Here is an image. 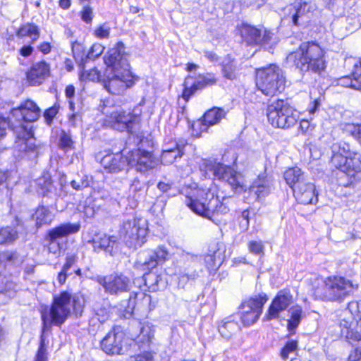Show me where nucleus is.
Returning <instances> with one entry per match:
<instances>
[{
    "mask_svg": "<svg viewBox=\"0 0 361 361\" xmlns=\"http://www.w3.org/2000/svg\"><path fill=\"white\" fill-rule=\"evenodd\" d=\"M243 39L247 44H259L261 30L250 25L244 24L240 29Z\"/></svg>",
    "mask_w": 361,
    "mask_h": 361,
    "instance_id": "obj_33",
    "label": "nucleus"
},
{
    "mask_svg": "<svg viewBox=\"0 0 361 361\" xmlns=\"http://www.w3.org/2000/svg\"><path fill=\"white\" fill-rule=\"evenodd\" d=\"M286 182L292 188L293 191L298 185H301L306 181L304 173L298 167H293L287 169L284 173Z\"/></svg>",
    "mask_w": 361,
    "mask_h": 361,
    "instance_id": "obj_31",
    "label": "nucleus"
},
{
    "mask_svg": "<svg viewBox=\"0 0 361 361\" xmlns=\"http://www.w3.org/2000/svg\"><path fill=\"white\" fill-rule=\"evenodd\" d=\"M161 281V276L154 273H149L145 275V281L146 285H148L149 288L154 291L159 289V282Z\"/></svg>",
    "mask_w": 361,
    "mask_h": 361,
    "instance_id": "obj_45",
    "label": "nucleus"
},
{
    "mask_svg": "<svg viewBox=\"0 0 361 361\" xmlns=\"http://www.w3.org/2000/svg\"><path fill=\"white\" fill-rule=\"evenodd\" d=\"M349 361H361V347L352 352L348 357Z\"/></svg>",
    "mask_w": 361,
    "mask_h": 361,
    "instance_id": "obj_64",
    "label": "nucleus"
},
{
    "mask_svg": "<svg viewBox=\"0 0 361 361\" xmlns=\"http://www.w3.org/2000/svg\"><path fill=\"white\" fill-rule=\"evenodd\" d=\"M59 147L65 152L73 149V141L71 137L65 132H62L60 135Z\"/></svg>",
    "mask_w": 361,
    "mask_h": 361,
    "instance_id": "obj_46",
    "label": "nucleus"
},
{
    "mask_svg": "<svg viewBox=\"0 0 361 361\" xmlns=\"http://www.w3.org/2000/svg\"><path fill=\"white\" fill-rule=\"evenodd\" d=\"M106 65V71H115L130 69V65L126 59L124 44L118 42L115 47L111 49L104 57Z\"/></svg>",
    "mask_w": 361,
    "mask_h": 361,
    "instance_id": "obj_18",
    "label": "nucleus"
},
{
    "mask_svg": "<svg viewBox=\"0 0 361 361\" xmlns=\"http://www.w3.org/2000/svg\"><path fill=\"white\" fill-rule=\"evenodd\" d=\"M223 258L219 250L214 252L212 255L205 256L204 262L207 269L210 271L217 269L221 264Z\"/></svg>",
    "mask_w": 361,
    "mask_h": 361,
    "instance_id": "obj_40",
    "label": "nucleus"
},
{
    "mask_svg": "<svg viewBox=\"0 0 361 361\" xmlns=\"http://www.w3.org/2000/svg\"><path fill=\"white\" fill-rule=\"evenodd\" d=\"M325 51L313 42H303L299 49L287 56L288 62L293 63L301 72H312L322 74L327 66Z\"/></svg>",
    "mask_w": 361,
    "mask_h": 361,
    "instance_id": "obj_3",
    "label": "nucleus"
},
{
    "mask_svg": "<svg viewBox=\"0 0 361 361\" xmlns=\"http://www.w3.org/2000/svg\"><path fill=\"white\" fill-rule=\"evenodd\" d=\"M124 312L127 314H132L135 307L144 311H152L156 307V302H152L151 295L140 291L130 295L127 305H122Z\"/></svg>",
    "mask_w": 361,
    "mask_h": 361,
    "instance_id": "obj_21",
    "label": "nucleus"
},
{
    "mask_svg": "<svg viewBox=\"0 0 361 361\" xmlns=\"http://www.w3.org/2000/svg\"><path fill=\"white\" fill-rule=\"evenodd\" d=\"M273 34L267 30H263V35H261V40L259 44H269L272 38Z\"/></svg>",
    "mask_w": 361,
    "mask_h": 361,
    "instance_id": "obj_63",
    "label": "nucleus"
},
{
    "mask_svg": "<svg viewBox=\"0 0 361 361\" xmlns=\"http://www.w3.org/2000/svg\"><path fill=\"white\" fill-rule=\"evenodd\" d=\"M239 330L240 326L238 322L233 319L231 317L226 318L219 326V332L226 339L232 338Z\"/></svg>",
    "mask_w": 361,
    "mask_h": 361,
    "instance_id": "obj_32",
    "label": "nucleus"
},
{
    "mask_svg": "<svg viewBox=\"0 0 361 361\" xmlns=\"http://www.w3.org/2000/svg\"><path fill=\"white\" fill-rule=\"evenodd\" d=\"M358 288L350 279L342 276H329L324 281L322 288L314 290L316 297L328 301H342Z\"/></svg>",
    "mask_w": 361,
    "mask_h": 361,
    "instance_id": "obj_5",
    "label": "nucleus"
},
{
    "mask_svg": "<svg viewBox=\"0 0 361 361\" xmlns=\"http://www.w3.org/2000/svg\"><path fill=\"white\" fill-rule=\"evenodd\" d=\"M36 221V226L40 227L42 225H49L54 219L53 214L44 206H39L33 215Z\"/></svg>",
    "mask_w": 361,
    "mask_h": 361,
    "instance_id": "obj_34",
    "label": "nucleus"
},
{
    "mask_svg": "<svg viewBox=\"0 0 361 361\" xmlns=\"http://www.w3.org/2000/svg\"><path fill=\"white\" fill-rule=\"evenodd\" d=\"M144 255L142 266L145 269L152 270L168 259L169 252L164 246L161 245L155 249L146 250Z\"/></svg>",
    "mask_w": 361,
    "mask_h": 361,
    "instance_id": "obj_24",
    "label": "nucleus"
},
{
    "mask_svg": "<svg viewBox=\"0 0 361 361\" xmlns=\"http://www.w3.org/2000/svg\"><path fill=\"white\" fill-rule=\"evenodd\" d=\"M225 111L222 109L213 108L207 111L203 116L204 126H213L219 123L225 116Z\"/></svg>",
    "mask_w": 361,
    "mask_h": 361,
    "instance_id": "obj_35",
    "label": "nucleus"
},
{
    "mask_svg": "<svg viewBox=\"0 0 361 361\" xmlns=\"http://www.w3.org/2000/svg\"><path fill=\"white\" fill-rule=\"evenodd\" d=\"M127 161L128 166L144 174L153 170L158 165V161L152 153L141 149L128 151Z\"/></svg>",
    "mask_w": 361,
    "mask_h": 361,
    "instance_id": "obj_15",
    "label": "nucleus"
},
{
    "mask_svg": "<svg viewBox=\"0 0 361 361\" xmlns=\"http://www.w3.org/2000/svg\"><path fill=\"white\" fill-rule=\"evenodd\" d=\"M144 185L138 178H135L130 185V191L134 193L142 190Z\"/></svg>",
    "mask_w": 361,
    "mask_h": 361,
    "instance_id": "obj_62",
    "label": "nucleus"
},
{
    "mask_svg": "<svg viewBox=\"0 0 361 361\" xmlns=\"http://www.w3.org/2000/svg\"><path fill=\"white\" fill-rule=\"evenodd\" d=\"M78 261V256L75 254L67 255L66 262L63 267L64 271H68L71 267Z\"/></svg>",
    "mask_w": 361,
    "mask_h": 361,
    "instance_id": "obj_58",
    "label": "nucleus"
},
{
    "mask_svg": "<svg viewBox=\"0 0 361 361\" xmlns=\"http://www.w3.org/2000/svg\"><path fill=\"white\" fill-rule=\"evenodd\" d=\"M16 258V253L11 251H4L0 252V262L6 263L12 262Z\"/></svg>",
    "mask_w": 361,
    "mask_h": 361,
    "instance_id": "obj_57",
    "label": "nucleus"
},
{
    "mask_svg": "<svg viewBox=\"0 0 361 361\" xmlns=\"http://www.w3.org/2000/svg\"><path fill=\"white\" fill-rule=\"evenodd\" d=\"M123 230L130 247H141L147 234V221L143 219H133L123 224Z\"/></svg>",
    "mask_w": 361,
    "mask_h": 361,
    "instance_id": "obj_16",
    "label": "nucleus"
},
{
    "mask_svg": "<svg viewBox=\"0 0 361 361\" xmlns=\"http://www.w3.org/2000/svg\"><path fill=\"white\" fill-rule=\"evenodd\" d=\"M320 106H321V102L319 99L314 100L309 104L307 111L309 114V116H310V119H312L314 114L318 111Z\"/></svg>",
    "mask_w": 361,
    "mask_h": 361,
    "instance_id": "obj_56",
    "label": "nucleus"
},
{
    "mask_svg": "<svg viewBox=\"0 0 361 361\" xmlns=\"http://www.w3.org/2000/svg\"><path fill=\"white\" fill-rule=\"evenodd\" d=\"M267 116L269 123L279 128L293 127L299 119V112L283 99L271 103L267 107Z\"/></svg>",
    "mask_w": 361,
    "mask_h": 361,
    "instance_id": "obj_8",
    "label": "nucleus"
},
{
    "mask_svg": "<svg viewBox=\"0 0 361 361\" xmlns=\"http://www.w3.org/2000/svg\"><path fill=\"white\" fill-rule=\"evenodd\" d=\"M80 224H63L51 229L47 235L49 240V244L47 245V249L49 252L54 255H58L61 250V245L58 239L66 237L69 235H72L78 233L80 231Z\"/></svg>",
    "mask_w": 361,
    "mask_h": 361,
    "instance_id": "obj_17",
    "label": "nucleus"
},
{
    "mask_svg": "<svg viewBox=\"0 0 361 361\" xmlns=\"http://www.w3.org/2000/svg\"><path fill=\"white\" fill-rule=\"evenodd\" d=\"M203 166L206 172L210 171L216 178L227 182L235 191L240 192L245 190L243 176L231 167L210 161H204Z\"/></svg>",
    "mask_w": 361,
    "mask_h": 361,
    "instance_id": "obj_10",
    "label": "nucleus"
},
{
    "mask_svg": "<svg viewBox=\"0 0 361 361\" xmlns=\"http://www.w3.org/2000/svg\"><path fill=\"white\" fill-rule=\"evenodd\" d=\"M293 194L300 204H312L314 200H317L314 185L307 180L301 185H298L294 189Z\"/></svg>",
    "mask_w": 361,
    "mask_h": 361,
    "instance_id": "obj_27",
    "label": "nucleus"
},
{
    "mask_svg": "<svg viewBox=\"0 0 361 361\" xmlns=\"http://www.w3.org/2000/svg\"><path fill=\"white\" fill-rule=\"evenodd\" d=\"M101 111L104 115V126L121 132L131 128L133 123L138 120L137 116L124 111L119 106L104 104Z\"/></svg>",
    "mask_w": 361,
    "mask_h": 361,
    "instance_id": "obj_9",
    "label": "nucleus"
},
{
    "mask_svg": "<svg viewBox=\"0 0 361 361\" xmlns=\"http://www.w3.org/2000/svg\"><path fill=\"white\" fill-rule=\"evenodd\" d=\"M58 112V109L56 106H52L47 109L44 114V117L47 122L49 124L53 118L55 117Z\"/></svg>",
    "mask_w": 361,
    "mask_h": 361,
    "instance_id": "obj_61",
    "label": "nucleus"
},
{
    "mask_svg": "<svg viewBox=\"0 0 361 361\" xmlns=\"http://www.w3.org/2000/svg\"><path fill=\"white\" fill-rule=\"evenodd\" d=\"M343 130L352 135L359 142L361 141V124L345 123L343 126Z\"/></svg>",
    "mask_w": 361,
    "mask_h": 361,
    "instance_id": "obj_43",
    "label": "nucleus"
},
{
    "mask_svg": "<svg viewBox=\"0 0 361 361\" xmlns=\"http://www.w3.org/2000/svg\"><path fill=\"white\" fill-rule=\"evenodd\" d=\"M348 310L354 314V320L348 322L343 319L341 322V333L348 340H361V301L350 302Z\"/></svg>",
    "mask_w": 361,
    "mask_h": 361,
    "instance_id": "obj_14",
    "label": "nucleus"
},
{
    "mask_svg": "<svg viewBox=\"0 0 361 361\" xmlns=\"http://www.w3.org/2000/svg\"><path fill=\"white\" fill-rule=\"evenodd\" d=\"M183 154V146L173 143L172 146L166 145L161 155V161L163 164H172L177 159L181 158Z\"/></svg>",
    "mask_w": 361,
    "mask_h": 361,
    "instance_id": "obj_28",
    "label": "nucleus"
},
{
    "mask_svg": "<svg viewBox=\"0 0 361 361\" xmlns=\"http://www.w3.org/2000/svg\"><path fill=\"white\" fill-rule=\"evenodd\" d=\"M50 66L45 61H39L33 64L26 73L27 82L32 86L41 85L49 77Z\"/></svg>",
    "mask_w": 361,
    "mask_h": 361,
    "instance_id": "obj_25",
    "label": "nucleus"
},
{
    "mask_svg": "<svg viewBox=\"0 0 361 361\" xmlns=\"http://www.w3.org/2000/svg\"><path fill=\"white\" fill-rule=\"evenodd\" d=\"M268 300L265 293H260L245 300L240 305V320L245 326L254 324L261 316L264 305Z\"/></svg>",
    "mask_w": 361,
    "mask_h": 361,
    "instance_id": "obj_11",
    "label": "nucleus"
},
{
    "mask_svg": "<svg viewBox=\"0 0 361 361\" xmlns=\"http://www.w3.org/2000/svg\"><path fill=\"white\" fill-rule=\"evenodd\" d=\"M101 164L109 173H117L124 170L128 166L127 153L109 154L103 157Z\"/></svg>",
    "mask_w": 361,
    "mask_h": 361,
    "instance_id": "obj_23",
    "label": "nucleus"
},
{
    "mask_svg": "<svg viewBox=\"0 0 361 361\" xmlns=\"http://www.w3.org/2000/svg\"><path fill=\"white\" fill-rule=\"evenodd\" d=\"M217 79L214 74L207 73L205 75H199L195 80L193 81L196 90H202L204 87L214 85Z\"/></svg>",
    "mask_w": 361,
    "mask_h": 361,
    "instance_id": "obj_38",
    "label": "nucleus"
},
{
    "mask_svg": "<svg viewBox=\"0 0 361 361\" xmlns=\"http://www.w3.org/2000/svg\"><path fill=\"white\" fill-rule=\"evenodd\" d=\"M298 342L296 341H290L287 342L281 351V357L283 360L293 359L297 355Z\"/></svg>",
    "mask_w": 361,
    "mask_h": 361,
    "instance_id": "obj_41",
    "label": "nucleus"
},
{
    "mask_svg": "<svg viewBox=\"0 0 361 361\" xmlns=\"http://www.w3.org/2000/svg\"><path fill=\"white\" fill-rule=\"evenodd\" d=\"M18 37L27 36L32 39V42H35L39 37V30L34 24L27 23L22 25L17 32Z\"/></svg>",
    "mask_w": 361,
    "mask_h": 361,
    "instance_id": "obj_37",
    "label": "nucleus"
},
{
    "mask_svg": "<svg viewBox=\"0 0 361 361\" xmlns=\"http://www.w3.org/2000/svg\"><path fill=\"white\" fill-rule=\"evenodd\" d=\"M331 152V164L336 169L350 176L361 171L360 158L350 151L348 143L343 141L333 143Z\"/></svg>",
    "mask_w": 361,
    "mask_h": 361,
    "instance_id": "obj_7",
    "label": "nucleus"
},
{
    "mask_svg": "<svg viewBox=\"0 0 361 361\" xmlns=\"http://www.w3.org/2000/svg\"><path fill=\"white\" fill-rule=\"evenodd\" d=\"M286 77L283 70L275 64L256 71V85L267 96H274L284 90Z\"/></svg>",
    "mask_w": 361,
    "mask_h": 361,
    "instance_id": "obj_6",
    "label": "nucleus"
},
{
    "mask_svg": "<svg viewBox=\"0 0 361 361\" xmlns=\"http://www.w3.org/2000/svg\"><path fill=\"white\" fill-rule=\"evenodd\" d=\"M18 238L17 231L10 226L0 227V245L11 244Z\"/></svg>",
    "mask_w": 361,
    "mask_h": 361,
    "instance_id": "obj_39",
    "label": "nucleus"
},
{
    "mask_svg": "<svg viewBox=\"0 0 361 361\" xmlns=\"http://www.w3.org/2000/svg\"><path fill=\"white\" fill-rule=\"evenodd\" d=\"M94 310L98 316H101L102 321L106 320L109 317V307L107 302L104 301V305H100L98 302L93 306Z\"/></svg>",
    "mask_w": 361,
    "mask_h": 361,
    "instance_id": "obj_48",
    "label": "nucleus"
},
{
    "mask_svg": "<svg viewBox=\"0 0 361 361\" xmlns=\"http://www.w3.org/2000/svg\"><path fill=\"white\" fill-rule=\"evenodd\" d=\"M184 202L195 214L204 219L215 221V218L229 212L221 202L214 189L195 187L187 192Z\"/></svg>",
    "mask_w": 361,
    "mask_h": 361,
    "instance_id": "obj_1",
    "label": "nucleus"
},
{
    "mask_svg": "<svg viewBox=\"0 0 361 361\" xmlns=\"http://www.w3.org/2000/svg\"><path fill=\"white\" fill-rule=\"evenodd\" d=\"M222 73L225 78L234 80L236 78V66L230 56L225 58L222 62Z\"/></svg>",
    "mask_w": 361,
    "mask_h": 361,
    "instance_id": "obj_36",
    "label": "nucleus"
},
{
    "mask_svg": "<svg viewBox=\"0 0 361 361\" xmlns=\"http://www.w3.org/2000/svg\"><path fill=\"white\" fill-rule=\"evenodd\" d=\"M249 252L255 255H264V245L262 240H251L247 244Z\"/></svg>",
    "mask_w": 361,
    "mask_h": 361,
    "instance_id": "obj_47",
    "label": "nucleus"
},
{
    "mask_svg": "<svg viewBox=\"0 0 361 361\" xmlns=\"http://www.w3.org/2000/svg\"><path fill=\"white\" fill-rule=\"evenodd\" d=\"M193 79L190 77L185 78L184 82V90L182 94L183 98L188 102L190 97L197 91Z\"/></svg>",
    "mask_w": 361,
    "mask_h": 361,
    "instance_id": "obj_44",
    "label": "nucleus"
},
{
    "mask_svg": "<svg viewBox=\"0 0 361 361\" xmlns=\"http://www.w3.org/2000/svg\"><path fill=\"white\" fill-rule=\"evenodd\" d=\"M302 312V308L298 305L293 306L289 310L290 319L288 320V329L290 331L295 329L298 326Z\"/></svg>",
    "mask_w": 361,
    "mask_h": 361,
    "instance_id": "obj_42",
    "label": "nucleus"
},
{
    "mask_svg": "<svg viewBox=\"0 0 361 361\" xmlns=\"http://www.w3.org/2000/svg\"><path fill=\"white\" fill-rule=\"evenodd\" d=\"M95 281L101 285L104 292L117 296L130 290V279L123 274L114 273L106 276H97Z\"/></svg>",
    "mask_w": 361,
    "mask_h": 361,
    "instance_id": "obj_13",
    "label": "nucleus"
},
{
    "mask_svg": "<svg viewBox=\"0 0 361 361\" xmlns=\"http://www.w3.org/2000/svg\"><path fill=\"white\" fill-rule=\"evenodd\" d=\"M126 361H153V356L150 353L145 352L130 356Z\"/></svg>",
    "mask_w": 361,
    "mask_h": 361,
    "instance_id": "obj_53",
    "label": "nucleus"
},
{
    "mask_svg": "<svg viewBox=\"0 0 361 361\" xmlns=\"http://www.w3.org/2000/svg\"><path fill=\"white\" fill-rule=\"evenodd\" d=\"M72 188L76 190H81L90 185V182L87 176L80 177V180H73L71 183Z\"/></svg>",
    "mask_w": 361,
    "mask_h": 361,
    "instance_id": "obj_51",
    "label": "nucleus"
},
{
    "mask_svg": "<svg viewBox=\"0 0 361 361\" xmlns=\"http://www.w3.org/2000/svg\"><path fill=\"white\" fill-rule=\"evenodd\" d=\"M104 49V47L101 44H94L87 54V57L90 59H94L103 53Z\"/></svg>",
    "mask_w": 361,
    "mask_h": 361,
    "instance_id": "obj_52",
    "label": "nucleus"
},
{
    "mask_svg": "<svg viewBox=\"0 0 361 361\" xmlns=\"http://www.w3.org/2000/svg\"><path fill=\"white\" fill-rule=\"evenodd\" d=\"M104 79V88L111 94H121L134 84L133 76L130 69L106 71Z\"/></svg>",
    "mask_w": 361,
    "mask_h": 361,
    "instance_id": "obj_12",
    "label": "nucleus"
},
{
    "mask_svg": "<svg viewBox=\"0 0 361 361\" xmlns=\"http://www.w3.org/2000/svg\"><path fill=\"white\" fill-rule=\"evenodd\" d=\"M11 114L18 121L19 126L14 128L16 139L14 148L19 152H32L35 150V139L30 128L21 123V121L34 122L38 119L40 115V109L37 104L31 99H27L19 107L13 109Z\"/></svg>",
    "mask_w": 361,
    "mask_h": 361,
    "instance_id": "obj_2",
    "label": "nucleus"
},
{
    "mask_svg": "<svg viewBox=\"0 0 361 361\" xmlns=\"http://www.w3.org/2000/svg\"><path fill=\"white\" fill-rule=\"evenodd\" d=\"M154 331L149 325H144L140 330V340L145 343H149L154 337Z\"/></svg>",
    "mask_w": 361,
    "mask_h": 361,
    "instance_id": "obj_49",
    "label": "nucleus"
},
{
    "mask_svg": "<svg viewBox=\"0 0 361 361\" xmlns=\"http://www.w3.org/2000/svg\"><path fill=\"white\" fill-rule=\"evenodd\" d=\"M9 127V121L5 117L0 116V139L4 137Z\"/></svg>",
    "mask_w": 361,
    "mask_h": 361,
    "instance_id": "obj_59",
    "label": "nucleus"
},
{
    "mask_svg": "<svg viewBox=\"0 0 361 361\" xmlns=\"http://www.w3.org/2000/svg\"><path fill=\"white\" fill-rule=\"evenodd\" d=\"M90 243H92L95 252L104 251L110 255H112L114 250L118 247L117 238L106 234L95 235Z\"/></svg>",
    "mask_w": 361,
    "mask_h": 361,
    "instance_id": "obj_26",
    "label": "nucleus"
},
{
    "mask_svg": "<svg viewBox=\"0 0 361 361\" xmlns=\"http://www.w3.org/2000/svg\"><path fill=\"white\" fill-rule=\"evenodd\" d=\"M35 361H47L46 348H44V341L42 336L41 337L40 346Z\"/></svg>",
    "mask_w": 361,
    "mask_h": 361,
    "instance_id": "obj_54",
    "label": "nucleus"
},
{
    "mask_svg": "<svg viewBox=\"0 0 361 361\" xmlns=\"http://www.w3.org/2000/svg\"><path fill=\"white\" fill-rule=\"evenodd\" d=\"M290 15L295 25L305 24L317 10V6L314 2L295 1L288 8Z\"/></svg>",
    "mask_w": 361,
    "mask_h": 361,
    "instance_id": "obj_20",
    "label": "nucleus"
},
{
    "mask_svg": "<svg viewBox=\"0 0 361 361\" xmlns=\"http://www.w3.org/2000/svg\"><path fill=\"white\" fill-rule=\"evenodd\" d=\"M125 335L119 329H114L109 332L101 341L102 349L109 355L122 353Z\"/></svg>",
    "mask_w": 361,
    "mask_h": 361,
    "instance_id": "obj_22",
    "label": "nucleus"
},
{
    "mask_svg": "<svg viewBox=\"0 0 361 361\" xmlns=\"http://www.w3.org/2000/svg\"><path fill=\"white\" fill-rule=\"evenodd\" d=\"M84 306L85 300L82 296H73L67 291L61 292L54 298V302L49 313L42 314L44 327L47 324L61 325L70 316L72 310L76 315H80Z\"/></svg>",
    "mask_w": 361,
    "mask_h": 361,
    "instance_id": "obj_4",
    "label": "nucleus"
},
{
    "mask_svg": "<svg viewBox=\"0 0 361 361\" xmlns=\"http://www.w3.org/2000/svg\"><path fill=\"white\" fill-rule=\"evenodd\" d=\"M81 18L87 23L92 20V10L89 6H85L81 11Z\"/></svg>",
    "mask_w": 361,
    "mask_h": 361,
    "instance_id": "obj_60",
    "label": "nucleus"
},
{
    "mask_svg": "<svg viewBox=\"0 0 361 361\" xmlns=\"http://www.w3.org/2000/svg\"><path fill=\"white\" fill-rule=\"evenodd\" d=\"M272 189V181L265 177H259L254 181L250 190L257 195V199L267 196Z\"/></svg>",
    "mask_w": 361,
    "mask_h": 361,
    "instance_id": "obj_30",
    "label": "nucleus"
},
{
    "mask_svg": "<svg viewBox=\"0 0 361 361\" xmlns=\"http://www.w3.org/2000/svg\"><path fill=\"white\" fill-rule=\"evenodd\" d=\"M293 302V295L289 290H280L272 300L264 319L270 321L279 318L280 313L286 310Z\"/></svg>",
    "mask_w": 361,
    "mask_h": 361,
    "instance_id": "obj_19",
    "label": "nucleus"
},
{
    "mask_svg": "<svg viewBox=\"0 0 361 361\" xmlns=\"http://www.w3.org/2000/svg\"><path fill=\"white\" fill-rule=\"evenodd\" d=\"M353 78L350 76L342 77L338 79V84L345 87H351L361 90V60L354 63Z\"/></svg>",
    "mask_w": 361,
    "mask_h": 361,
    "instance_id": "obj_29",
    "label": "nucleus"
},
{
    "mask_svg": "<svg viewBox=\"0 0 361 361\" xmlns=\"http://www.w3.org/2000/svg\"><path fill=\"white\" fill-rule=\"evenodd\" d=\"M110 28L106 25H102L94 30V35L97 37L104 39L109 36Z\"/></svg>",
    "mask_w": 361,
    "mask_h": 361,
    "instance_id": "obj_55",
    "label": "nucleus"
},
{
    "mask_svg": "<svg viewBox=\"0 0 361 361\" xmlns=\"http://www.w3.org/2000/svg\"><path fill=\"white\" fill-rule=\"evenodd\" d=\"M80 78L82 80H88L90 81H99L101 78L99 71L97 68H92L88 71H84Z\"/></svg>",
    "mask_w": 361,
    "mask_h": 361,
    "instance_id": "obj_50",
    "label": "nucleus"
}]
</instances>
